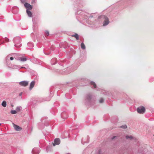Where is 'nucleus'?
I'll return each instance as SVG.
<instances>
[{
	"instance_id": "23",
	"label": "nucleus",
	"mask_w": 154,
	"mask_h": 154,
	"mask_svg": "<svg viewBox=\"0 0 154 154\" xmlns=\"http://www.w3.org/2000/svg\"><path fill=\"white\" fill-rule=\"evenodd\" d=\"M17 111L16 110H11V113L12 114H15L16 113H17Z\"/></svg>"
},
{
	"instance_id": "11",
	"label": "nucleus",
	"mask_w": 154,
	"mask_h": 154,
	"mask_svg": "<svg viewBox=\"0 0 154 154\" xmlns=\"http://www.w3.org/2000/svg\"><path fill=\"white\" fill-rule=\"evenodd\" d=\"M26 13L28 15V16L29 17H32V12L29 10H26Z\"/></svg>"
},
{
	"instance_id": "1",
	"label": "nucleus",
	"mask_w": 154,
	"mask_h": 154,
	"mask_svg": "<svg viewBox=\"0 0 154 154\" xmlns=\"http://www.w3.org/2000/svg\"><path fill=\"white\" fill-rule=\"evenodd\" d=\"M14 42L15 43V46L17 48H19L21 46V45L20 44V40L19 37L14 38L13 40Z\"/></svg>"
},
{
	"instance_id": "12",
	"label": "nucleus",
	"mask_w": 154,
	"mask_h": 154,
	"mask_svg": "<svg viewBox=\"0 0 154 154\" xmlns=\"http://www.w3.org/2000/svg\"><path fill=\"white\" fill-rule=\"evenodd\" d=\"M22 109L21 106H18L16 108V110L17 112H19Z\"/></svg>"
},
{
	"instance_id": "19",
	"label": "nucleus",
	"mask_w": 154,
	"mask_h": 154,
	"mask_svg": "<svg viewBox=\"0 0 154 154\" xmlns=\"http://www.w3.org/2000/svg\"><path fill=\"white\" fill-rule=\"evenodd\" d=\"M10 58V60H14V58L12 57H10V55H8V56L6 57L7 59H8Z\"/></svg>"
},
{
	"instance_id": "28",
	"label": "nucleus",
	"mask_w": 154,
	"mask_h": 154,
	"mask_svg": "<svg viewBox=\"0 0 154 154\" xmlns=\"http://www.w3.org/2000/svg\"><path fill=\"white\" fill-rule=\"evenodd\" d=\"M117 137L116 136H114L112 138V139H114L115 138H116V137Z\"/></svg>"
},
{
	"instance_id": "29",
	"label": "nucleus",
	"mask_w": 154,
	"mask_h": 154,
	"mask_svg": "<svg viewBox=\"0 0 154 154\" xmlns=\"http://www.w3.org/2000/svg\"><path fill=\"white\" fill-rule=\"evenodd\" d=\"M5 40L7 42H8L9 39L8 38H6Z\"/></svg>"
},
{
	"instance_id": "14",
	"label": "nucleus",
	"mask_w": 154,
	"mask_h": 154,
	"mask_svg": "<svg viewBox=\"0 0 154 154\" xmlns=\"http://www.w3.org/2000/svg\"><path fill=\"white\" fill-rule=\"evenodd\" d=\"M19 60L23 62L26 61L27 59L26 57H21L20 58Z\"/></svg>"
},
{
	"instance_id": "21",
	"label": "nucleus",
	"mask_w": 154,
	"mask_h": 154,
	"mask_svg": "<svg viewBox=\"0 0 154 154\" xmlns=\"http://www.w3.org/2000/svg\"><path fill=\"white\" fill-rule=\"evenodd\" d=\"M126 138L127 139H132L133 138V137L132 136H126Z\"/></svg>"
},
{
	"instance_id": "10",
	"label": "nucleus",
	"mask_w": 154,
	"mask_h": 154,
	"mask_svg": "<svg viewBox=\"0 0 154 154\" xmlns=\"http://www.w3.org/2000/svg\"><path fill=\"white\" fill-rule=\"evenodd\" d=\"M35 84V82L34 81H32L30 84L29 86V89L31 90L34 87Z\"/></svg>"
},
{
	"instance_id": "26",
	"label": "nucleus",
	"mask_w": 154,
	"mask_h": 154,
	"mask_svg": "<svg viewBox=\"0 0 154 154\" xmlns=\"http://www.w3.org/2000/svg\"><path fill=\"white\" fill-rule=\"evenodd\" d=\"M121 128H127V127L126 125H122V126H121Z\"/></svg>"
},
{
	"instance_id": "8",
	"label": "nucleus",
	"mask_w": 154,
	"mask_h": 154,
	"mask_svg": "<svg viewBox=\"0 0 154 154\" xmlns=\"http://www.w3.org/2000/svg\"><path fill=\"white\" fill-rule=\"evenodd\" d=\"M105 20L104 21L103 26H106L109 23V20L108 19L107 17H105Z\"/></svg>"
},
{
	"instance_id": "6",
	"label": "nucleus",
	"mask_w": 154,
	"mask_h": 154,
	"mask_svg": "<svg viewBox=\"0 0 154 154\" xmlns=\"http://www.w3.org/2000/svg\"><path fill=\"white\" fill-rule=\"evenodd\" d=\"M54 143L53 144V146H54L56 145H58L60 143V140L59 138H56L54 141Z\"/></svg>"
},
{
	"instance_id": "30",
	"label": "nucleus",
	"mask_w": 154,
	"mask_h": 154,
	"mask_svg": "<svg viewBox=\"0 0 154 154\" xmlns=\"http://www.w3.org/2000/svg\"><path fill=\"white\" fill-rule=\"evenodd\" d=\"M22 94V93L20 94V95H21Z\"/></svg>"
},
{
	"instance_id": "32",
	"label": "nucleus",
	"mask_w": 154,
	"mask_h": 154,
	"mask_svg": "<svg viewBox=\"0 0 154 154\" xmlns=\"http://www.w3.org/2000/svg\"><path fill=\"white\" fill-rule=\"evenodd\" d=\"M1 125V123H0V125Z\"/></svg>"
},
{
	"instance_id": "13",
	"label": "nucleus",
	"mask_w": 154,
	"mask_h": 154,
	"mask_svg": "<svg viewBox=\"0 0 154 154\" xmlns=\"http://www.w3.org/2000/svg\"><path fill=\"white\" fill-rule=\"evenodd\" d=\"M28 45L29 48H31L33 46V45L32 42H29L28 43Z\"/></svg>"
},
{
	"instance_id": "18",
	"label": "nucleus",
	"mask_w": 154,
	"mask_h": 154,
	"mask_svg": "<svg viewBox=\"0 0 154 154\" xmlns=\"http://www.w3.org/2000/svg\"><path fill=\"white\" fill-rule=\"evenodd\" d=\"M81 48L83 49H85V45L83 43H82L81 44Z\"/></svg>"
},
{
	"instance_id": "9",
	"label": "nucleus",
	"mask_w": 154,
	"mask_h": 154,
	"mask_svg": "<svg viewBox=\"0 0 154 154\" xmlns=\"http://www.w3.org/2000/svg\"><path fill=\"white\" fill-rule=\"evenodd\" d=\"M14 129L17 131H20L21 130V128L19 126L13 124Z\"/></svg>"
},
{
	"instance_id": "7",
	"label": "nucleus",
	"mask_w": 154,
	"mask_h": 154,
	"mask_svg": "<svg viewBox=\"0 0 154 154\" xmlns=\"http://www.w3.org/2000/svg\"><path fill=\"white\" fill-rule=\"evenodd\" d=\"M28 83L29 82L28 81H23L20 82L19 84L20 85H21L22 86H26L28 85Z\"/></svg>"
},
{
	"instance_id": "17",
	"label": "nucleus",
	"mask_w": 154,
	"mask_h": 154,
	"mask_svg": "<svg viewBox=\"0 0 154 154\" xmlns=\"http://www.w3.org/2000/svg\"><path fill=\"white\" fill-rule=\"evenodd\" d=\"M2 106L4 107H5L6 106V102L5 101H3L2 103Z\"/></svg>"
},
{
	"instance_id": "5",
	"label": "nucleus",
	"mask_w": 154,
	"mask_h": 154,
	"mask_svg": "<svg viewBox=\"0 0 154 154\" xmlns=\"http://www.w3.org/2000/svg\"><path fill=\"white\" fill-rule=\"evenodd\" d=\"M40 152V149L38 148H35L32 150V154H38Z\"/></svg>"
},
{
	"instance_id": "24",
	"label": "nucleus",
	"mask_w": 154,
	"mask_h": 154,
	"mask_svg": "<svg viewBox=\"0 0 154 154\" xmlns=\"http://www.w3.org/2000/svg\"><path fill=\"white\" fill-rule=\"evenodd\" d=\"M49 35V32L48 31H45V36H48Z\"/></svg>"
},
{
	"instance_id": "15",
	"label": "nucleus",
	"mask_w": 154,
	"mask_h": 154,
	"mask_svg": "<svg viewBox=\"0 0 154 154\" xmlns=\"http://www.w3.org/2000/svg\"><path fill=\"white\" fill-rule=\"evenodd\" d=\"M72 36L75 37L77 40H78L79 39V35L76 33L74 35H72Z\"/></svg>"
},
{
	"instance_id": "4",
	"label": "nucleus",
	"mask_w": 154,
	"mask_h": 154,
	"mask_svg": "<svg viewBox=\"0 0 154 154\" xmlns=\"http://www.w3.org/2000/svg\"><path fill=\"white\" fill-rule=\"evenodd\" d=\"M24 6L26 9V10H30L32 8V6L27 3H25L24 4Z\"/></svg>"
},
{
	"instance_id": "20",
	"label": "nucleus",
	"mask_w": 154,
	"mask_h": 154,
	"mask_svg": "<svg viewBox=\"0 0 154 154\" xmlns=\"http://www.w3.org/2000/svg\"><path fill=\"white\" fill-rule=\"evenodd\" d=\"M88 137H87L88 140L86 142H85V141H84L83 139H82V140H81V143L82 144H84L85 143H88L89 142V140L88 139Z\"/></svg>"
},
{
	"instance_id": "25",
	"label": "nucleus",
	"mask_w": 154,
	"mask_h": 154,
	"mask_svg": "<svg viewBox=\"0 0 154 154\" xmlns=\"http://www.w3.org/2000/svg\"><path fill=\"white\" fill-rule=\"evenodd\" d=\"M103 102V99L102 98H101L99 100V102L100 103H102Z\"/></svg>"
},
{
	"instance_id": "22",
	"label": "nucleus",
	"mask_w": 154,
	"mask_h": 154,
	"mask_svg": "<svg viewBox=\"0 0 154 154\" xmlns=\"http://www.w3.org/2000/svg\"><path fill=\"white\" fill-rule=\"evenodd\" d=\"M91 85H93L94 88H96V85L94 82H91Z\"/></svg>"
},
{
	"instance_id": "31",
	"label": "nucleus",
	"mask_w": 154,
	"mask_h": 154,
	"mask_svg": "<svg viewBox=\"0 0 154 154\" xmlns=\"http://www.w3.org/2000/svg\"><path fill=\"white\" fill-rule=\"evenodd\" d=\"M70 154V153H67V154Z\"/></svg>"
},
{
	"instance_id": "16",
	"label": "nucleus",
	"mask_w": 154,
	"mask_h": 154,
	"mask_svg": "<svg viewBox=\"0 0 154 154\" xmlns=\"http://www.w3.org/2000/svg\"><path fill=\"white\" fill-rule=\"evenodd\" d=\"M56 63V59H53L51 60V64H55Z\"/></svg>"
},
{
	"instance_id": "3",
	"label": "nucleus",
	"mask_w": 154,
	"mask_h": 154,
	"mask_svg": "<svg viewBox=\"0 0 154 154\" xmlns=\"http://www.w3.org/2000/svg\"><path fill=\"white\" fill-rule=\"evenodd\" d=\"M9 68L13 69H19L21 68H25L24 67L21 66H20L17 65H12L9 67Z\"/></svg>"
},
{
	"instance_id": "2",
	"label": "nucleus",
	"mask_w": 154,
	"mask_h": 154,
	"mask_svg": "<svg viewBox=\"0 0 154 154\" xmlns=\"http://www.w3.org/2000/svg\"><path fill=\"white\" fill-rule=\"evenodd\" d=\"M137 110L138 113L143 114L145 112V109L144 107L140 106L137 108Z\"/></svg>"
},
{
	"instance_id": "27",
	"label": "nucleus",
	"mask_w": 154,
	"mask_h": 154,
	"mask_svg": "<svg viewBox=\"0 0 154 154\" xmlns=\"http://www.w3.org/2000/svg\"><path fill=\"white\" fill-rule=\"evenodd\" d=\"M104 92H103V93L105 95H107V93L106 91H104Z\"/></svg>"
}]
</instances>
